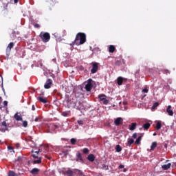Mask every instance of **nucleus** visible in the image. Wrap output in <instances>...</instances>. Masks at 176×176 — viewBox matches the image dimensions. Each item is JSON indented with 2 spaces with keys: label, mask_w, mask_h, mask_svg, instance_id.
<instances>
[{
  "label": "nucleus",
  "mask_w": 176,
  "mask_h": 176,
  "mask_svg": "<svg viewBox=\"0 0 176 176\" xmlns=\"http://www.w3.org/2000/svg\"><path fill=\"white\" fill-rule=\"evenodd\" d=\"M75 40L77 46L82 45L85 44L87 41L86 34L82 32H79L76 34Z\"/></svg>",
  "instance_id": "1"
},
{
  "label": "nucleus",
  "mask_w": 176,
  "mask_h": 176,
  "mask_svg": "<svg viewBox=\"0 0 176 176\" xmlns=\"http://www.w3.org/2000/svg\"><path fill=\"white\" fill-rule=\"evenodd\" d=\"M39 37L44 43H48L51 39V36L49 32H41Z\"/></svg>",
  "instance_id": "2"
},
{
  "label": "nucleus",
  "mask_w": 176,
  "mask_h": 176,
  "mask_svg": "<svg viewBox=\"0 0 176 176\" xmlns=\"http://www.w3.org/2000/svg\"><path fill=\"white\" fill-rule=\"evenodd\" d=\"M74 106H76V109H78L79 111L84 109V106L81 101H76V104H75V102L72 103L70 101L68 102V107L69 108L73 107Z\"/></svg>",
  "instance_id": "3"
},
{
  "label": "nucleus",
  "mask_w": 176,
  "mask_h": 176,
  "mask_svg": "<svg viewBox=\"0 0 176 176\" xmlns=\"http://www.w3.org/2000/svg\"><path fill=\"white\" fill-rule=\"evenodd\" d=\"M32 156L33 157L34 159H35L33 161V164H40L42 162V157H38V155L33 153L32 155ZM37 159V160H36Z\"/></svg>",
  "instance_id": "4"
},
{
  "label": "nucleus",
  "mask_w": 176,
  "mask_h": 176,
  "mask_svg": "<svg viewBox=\"0 0 176 176\" xmlns=\"http://www.w3.org/2000/svg\"><path fill=\"white\" fill-rule=\"evenodd\" d=\"M93 88L92 79H89L87 80V84L85 86V89L87 91H91Z\"/></svg>",
  "instance_id": "5"
},
{
  "label": "nucleus",
  "mask_w": 176,
  "mask_h": 176,
  "mask_svg": "<svg viewBox=\"0 0 176 176\" xmlns=\"http://www.w3.org/2000/svg\"><path fill=\"white\" fill-rule=\"evenodd\" d=\"M14 46V44L12 42L8 44V46L7 47V49H6L7 56H9L10 55L11 49L13 48Z\"/></svg>",
  "instance_id": "6"
},
{
  "label": "nucleus",
  "mask_w": 176,
  "mask_h": 176,
  "mask_svg": "<svg viewBox=\"0 0 176 176\" xmlns=\"http://www.w3.org/2000/svg\"><path fill=\"white\" fill-rule=\"evenodd\" d=\"M98 65L99 64L98 63H93V67L91 69V74H94L98 71Z\"/></svg>",
  "instance_id": "7"
},
{
  "label": "nucleus",
  "mask_w": 176,
  "mask_h": 176,
  "mask_svg": "<svg viewBox=\"0 0 176 176\" xmlns=\"http://www.w3.org/2000/svg\"><path fill=\"white\" fill-rule=\"evenodd\" d=\"M52 85V79L49 78L47 80V81L45 84L44 88L46 89H49L51 88Z\"/></svg>",
  "instance_id": "8"
},
{
  "label": "nucleus",
  "mask_w": 176,
  "mask_h": 176,
  "mask_svg": "<svg viewBox=\"0 0 176 176\" xmlns=\"http://www.w3.org/2000/svg\"><path fill=\"white\" fill-rule=\"evenodd\" d=\"M123 123V119L120 117L117 118L115 120H114V124H116V126H120V124H122Z\"/></svg>",
  "instance_id": "9"
},
{
  "label": "nucleus",
  "mask_w": 176,
  "mask_h": 176,
  "mask_svg": "<svg viewBox=\"0 0 176 176\" xmlns=\"http://www.w3.org/2000/svg\"><path fill=\"white\" fill-rule=\"evenodd\" d=\"M76 157H77L76 162L84 164V160L82 157V154L80 152L77 153Z\"/></svg>",
  "instance_id": "10"
},
{
  "label": "nucleus",
  "mask_w": 176,
  "mask_h": 176,
  "mask_svg": "<svg viewBox=\"0 0 176 176\" xmlns=\"http://www.w3.org/2000/svg\"><path fill=\"white\" fill-rule=\"evenodd\" d=\"M171 109H172L171 105H168L166 108V113L169 116H173L174 115V112Z\"/></svg>",
  "instance_id": "11"
},
{
  "label": "nucleus",
  "mask_w": 176,
  "mask_h": 176,
  "mask_svg": "<svg viewBox=\"0 0 176 176\" xmlns=\"http://www.w3.org/2000/svg\"><path fill=\"white\" fill-rule=\"evenodd\" d=\"M123 80H124L123 77L119 76L118 78H117V85H118V86L122 85Z\"/></svg>",
  "instance_id": "12"
},
{
  "label": "nucleus",
  "mask_w": 176,
  "mask_h": 176,
  "mask_svg": "<svg viewBox=\"0 0 176 176\" xmlns=\"http://www.w3.org/2000/svg\"><path fill=\"white\" fill-rule=\"evenodd\" d=\"M37 100L40 102H42L43 104H46L47 102V98H45L43 97H41V96H38L37 98Z\"/></svg>",
  "instance_id": "13"
},
{
  "label": "nucleus",
  "mask_w": 176,
  "mask_h": 176,
  "mask_svg": "<svg viewBox=\"0 0 176 176\" xmlns=\"http://www.w3.org/2000/svg\"><path fill=\"white\" fill-rule=\"evenodd\" d=\"M171 167V163L162 165V168L164 170H168Z\"/></svg>",
  "instance_id": "14"
},
{
  "label": "nucleus",
  "mask_w": 176,
  "mask_h": 176,
  "mask_svg": "<svg viewBox=\"0 0 176 176\" xmlns=\"http://www.w3.org/2000/svg\"><path fill=\"white\" fill-rule=\"evenodd\" d=\"M39 172H40V170H39V168H32V170H31V173H32V175H38Z\"/></svg>",
  "instance_id": "15"
},
{
  "label": "nucleus",
  "mask_w": 176,
  "mask_h": 176,
  "mask_svg": "<svg viewBox=\"0 0 176 176\" xmlns=\"http://www.w3.org/2000/svg\"><path fill=\"white\" fill-rule=\"evenodd\" d=\"M1 126H3V128H0L1 131H5L6 130H7V123L6 121H3L1 122Z\"/></svg>",
  "instance_id": "16"
},
{
  "label": "nucleus",
  "mask_w": 176,
  "mask_h": 176,
  "mask_svg": "<svg viewBox=\"0 0 176 176\" xmlns=\"http://www.w3.org/2000/svg\"><path fill=\"white\" fill-rule=\"evenodd\" d=\"M87 160L91 162H94L95 161V155L94 154L89 155Z\"/></svg>",
  "instance_id": "17"
},
{
  "label": "nucleus",
  "mask_w": 176,
  "mask_h": 176,
  "mask_svg": "<svg viewBox=\"0 0 176 176\" xmlns=\"http://www.w3.org/2000/svg\"><path fill=\"white\" fill-rule=\"evenodd\" d=\"M116 47H115V45H111L109 47V53H114V52L116 51Z\"/></svg>",
  "instance_id": "18"
},
{
  "label": "nucleus",
  "mask_w": 176,
  "mask_h": 176,
  "mask_svg": "<svg viewBox=\"0 0 176 176\" xmlns=\"http://www.w3.org/2000/svg\"><path fill=\"white\" fill-rule=\"evenodd\" d=\"M137 126V123L136 122H132L131 123V126H129V130L130 131H134L135 130Z\"/></svg>",
  "instance_id": "19"
},
{
  "label": "nucleus",
  "mask_w": 176,
  "mask_h": 176,
  "mask_svg": "<svg viewBox=\"0 0 176 176\" xmlns=\"http://www.w3.org/2000/svg\"><path fill=\"white\" fill-rule=\"evenodd\" d=\"M14 118H15V120H16V121H22V120H23V118L21 117V115H19V113H15V115H14Z\"/></svg>",
  "instance_id": "20"
},
{
  "label": "nucleus",
  "mask_w": 176,
  "mask_h": 176,
  "mask_svg": "<svg viewBox=\"0 0 176 176\" xmlns=\"http://www.w3.org/2000/svg\"><path fill=\"white\" fill-rule=\"evenodd\" d=\"M98 98L100 99V102H102L103 100H104V99L107 98V96L105 94H100L98 95Z\"/></svg>",
  "instance_id": "21"
},
{
  "label": "nucleus",
  "mask_w": 176,
  "mask_h": 176,
  "mask_svg": "<svg viewBox=\"0 0 176 176\" xmlns=\"http://www.w3.org/2000/svg\"><path fill=\"white\" fill-rule=\"evenodd\" d=\"M150 127H151V124L149 122L143 124V129H144V130H148Z\"/></svg>",
  "instance_id": "22"
},
{
  "label": "nucleus",
  "mask_w": 176,
  "mask_h": 176,
  "mask_svg": "<svg viewBox=\"0 0 176 176\" xmlns=\"http://www.w3.org/2000/svg\"><path fill=\"white\" fill-rule=\"evenodd\" d=\"M157 146V142H153V143H151V151H153Z\"/></svg>",
  "instance_id": "23"
},
{
  "label": "nucleus",
  "mask_w": 176,
  "mask_h": 176,
  "mask_svg": "<svg viewBox=\"0 0 176 176\" xmlns=\"http://www.w3.org/2000/svg\"><path fill=\"white\" fill-rule=\"evenodd\" d=\"M161 128H162V123H161V122L160 121H158L157 122V124L155 125V129H157V130H160L161 129Z\"/></svg>",
  "instance_id": "24"
},
{
  "label": "nucleus",
  "mask_w": 176,
  "mask_h": 176,
  "mask_svg": "<svg viewBox=\"0 0 176 176\" xmlns=\"http://www.w3.org/2000/svg\"><path fill=\"white\" fill-rule=\"evenodd\" d=\"M121 151H122V147L120 146V144H117V146H116V152L120 153Z\"/></svg>",
  "instance_id": "25"
},
{
  "label": "nucleus",
  "mask_w": 176,
  "mask_h": 176,
  "mask_svg": "<svg viewBox=\"0 0 176 176\" xmlns=\"http://www.w3.org/2000/svg\"><path fill=\"white\" fill-rule=\"evenodd\" d=\"M134 143V140L133 138H131L128 140V146H131Z\"/></svg>",
  "instance_id": "26"
},
{
  "label": "nucleus",
  "mask_w": 176,
  "mask_h": 176,
  "mask_svg": "<svg viewBox=\"0 0 176 176\" xmlns=\"http://www.w3.org/2000/svg\"><path fill=\"white\" fill-rule=\"evenodd\" d=\"M66 174H67V176H73L74 172H73L72 170H67L66 171Z\"/></svg>",
  "instance_id": "27"
},
{
  "label": "nucleus",
  "mask_w": 176,
  "mask_h": 176,
  "mask_svg": "<svg viewBox=\"0 0 176 176\" xmlns=\"http://www.w3.org/2000/svg\"><path fill=\"white\" fill-rule=\"evenodd\" d=\"M142 136L138 137V139H136V141H135V144H140L141 142Z\"/></svg>",
  "instance_id": "28"
},
{
  "label": "nucleus",
  "mask_w": 176,
  "mask_h": 176,
  "mask_svg": "<svg viewBox=\"0 0 176 176\" xmlns=\"http://www.w3.org/2000/svg\"><path fill=\"white\" fill-rule=\"evenodd\" d=\"M47 2L51 6H54V5L56 3V1H53L52 0H48Z\"/></svg>",
  "instance_id": "29"
},
{
  "label": "nucleus",
  "mask_w": 176,
  "mask_h": 176,
  "mask_svg": "<svg viewBox=\"0 0 176 176\" xmlns=\"http://www.w3.org/2000/svg\"><path fill=\"white\" fill-rule=\"evenodd\" d=\"M8 176H17V174L14 171L10 170L8 173Z\"/></svg>",
  "instance_id": "30"
},
{
  "label": "nucleus",
  "mask_w": 176,
  "mask_h": 176,
  "mask_svg": "<svg viewBox=\"0 0 176 176\" xmlns=\"http://www.w3.org/2000/svg\"><path fill=\"white\" fill-rule=\"evenodd\" d=\"M76 170L78 171V174L80 175V176H85V175L83 173V172L80 170V169H76Z\"/></svg>",
  "instance_id": "31"
},
{
  "label": "nucleus",
  "mask_w": 176,
  "mask_h": 176,
  "mask_svg": "<svg viewBox=\"0 0 176 176\" xmlns=\"http://www.w3.org/2000/svg\"><path fill=\"white\" fill-rule=\"evenodd\" d=\"M70 142H71V144H72V145H75L76 143V138H72V139L70 140Z\"/></svg>",
  "instance_id": "32"
},
{
  "label": "nucleus",
  "mask_w": 176,
  "mask_h": 176,
  "mask_svg": "<svg viewBox=\"0 0 176 176\" xmlns=\"http://www.w3.org/2000/svg\"><path fill=\"white\" fill-rule=\"evenodd\" d=\"M163 74L168 75L170 74V72L168 69H163Z\"/></svg>",
  "instance_id": "33"
},
{
  "label": "nucleus",
  "mask_w": 176,
  "mask_h": 176,
  "mask_svg": "<svg viewBox=\"0 0 176 176\" xmlns=\"http://www.w3.org/2000/svg\"><path fill=\"white\" fill-rule=\"evenodd\" d=\"M28 121L27 120H23V126L24 128H26L28 126Z\"/></svg>",
  "instance_id": "34"
},
{
  "label": "nucleus",
  "mask_w": 176,
  "mask_h": 176,
  "mask_svg": "<svg viewBox=\"0 0 176 176\" xmlns=\"http://www.w3.org/2000/svg\"><path fill=\"white\" fill-rule=\"evenodd\" d=\"M41 153V149H38V151H34V150L32 151V153L39 155V153Z\"/></svg>",
  "instance_id": "35"
},
{
  "label": "nucleus",
  "mask_w": 176,
  "mask_h": 176,
  "mask_svg": "<svg viewBox=\"0 0 176 176\" xmlns=\"http://www.w3.org/2000/svg\"><path fill=\"white\" fill-rule=\"evenodd\" d=\"M102 168L103 170H109V166H108V165H106V164H102Z\"/></svg>",
  "instance_id": "36"
},
{
  "label": "nucleus",
  "mask_w": 176,
  "mask_h": 176,
  "mask_svg": "<svg viewBox=\"0 0 176 176\" xmlns=\"http://www.w3.org/2000/svg\"><path fill=\"white\" fill-rule=\"evenodd\" d=\"M102 102L104 105H107L109 102V100L106 98V99L103 100Z\"/></svg>",
  "instance_id": "37"
},
{
  "label": "nucleus",
  "mask_w": 176,
  "mask_h": 176,
  "mask_svg": "<svg viewBox=\"0 0 176 176\" xmlns=\"http://www.w3.org/2000/svg\"><path fill=\"white\" fill-rule=\"evenodd\" d=\"M89 152V149H88L87 148H85L83 149V153H84V154H88Z\"/></svg>",
  "instance_id": "38"
},
{
  "label": "nucleus",
  "mask_w": 176,
  "mask_h": 176,
  "mask_svg": "<svg viewBox=\"0 0 176 176\" xmlns=\"http://www.w3.org/2000/svg\"><path fill=\"white\" fill-rule=\"evenodd\" d=\"M159 106V102H155L154 104H153V109H155Z\"/></svg>",
  "instance_id": "39"
},
{
  "label": "nucleus",
  "mask_w": 176,
  "mask_h": 176,
  "mask_svg": "<svg viewBox=\"0 0 176 176\" xmlns=\"http://www.w3.org/2000/svg\"><path fill=\"white\" fill-rule=\"evenodd\" d=\"M62 116L64 117H67L68 113L66 111H63V112H62Z\"/></svg>",
  "instance_id": "40"
},
{
  "label": "nucleus",
  "mask_w": 176,
  "mask_h": 176,
  "mask_svg": "<svg viewBox=\"0 0 176 176\" xmlns=\"http://www.w3.org/2000/svg\"><path fill=\"white\" fill-rule=\"evenodd\" d=\"M78 124L80 125H83L84 124V121L80 120H78Z\"/></svg>",
  "instance_id": "41"
},
{
  "label": "nucleus",
  "mask_w": 176,
  "mask_h": 176,
  "mask_svg": "<svg viewBox=\"0 0 176 176\" xmlns=\"http://www.w3.org/2000/svg\"><path fill=\"white\" fill-rule=\"evenodd\" d=\"M76 45V39L74 40V41H73L72 43H70V46L73 47L74 45Z\"/></svg>",
  "instance_id": "42"
},
{
  "label": "nucleus",
  "mask_w": 176,
  "mask_h": 176,
  "mask_svg": "<svg viewBox=\"0 0 176 176\" xmlns=\"http://www.w3.org/2000/svg\"><path fill=\"white\" fill-rule=\"evenodd\" d=\"M148 89H146V88L143 89V93L148 94Z\"/></svg>",
  "instance_id": "43"
},
{
  "label": "nucleus",
  "mask_w": 176,
  "mask_h": 176,
  "mask_svg": "<svg viewBox=\"0 0 176 176\" xmlns=\"http://www.w3.org/2000/svg\"><path fill=\"white\" fill-rule=\"evenodd\" d=\"M120 64H121V62H120V60H117V61H116V65H117V66H120Z\"/></svg>",
  "instance_id": "44"
},
{
  "label": "nucleus",
  "mask_w": 176,
  "mask_h": 176,
  "mask_svg": "<svg viewBox=\"0 0 176 176\" xmlns=\"http://www.w3.org/2000/svg\"><path fill=\"white\" fill-rule=\"evenodd\" d=\"M124 168V165L123 164H120V166H118V169H122Z\"/></svg>",
  "instance_id": "45"
},
{
  "label": "nucleus",
  "mask_w": 176,
  "mask_h": 176,
  "mask_svg": "<svg viewBox=\"0 0 176 176\" xmlns=\"http://www.w3.org/2000/svg\"><path fill=\"white\" fill-rule=\"evenodd\" d=\"M34 28L38 29V28H40V25L38 23H36V24H34Z\"/></svg>",
  "instance_id": "46"
},
{
  "label": "nucleus",
  "mask_w": 176,
  "mask_h": 176,
  "mask_svg": "<svg viewBox=\"0 0 176 176\" xmlns=\"http://www.w3.org/2000/svg\"><path fill=\"white\" fill-rule=\"evenodd\" d=\"M132 137H133V139H136L138 137L137 133H133V135H132Z\"/></svg>",
  "instance_id": "47"
},
{
  "label": "nucleus",
  "mask_w": 176,
  "mask_h": 176,
  "mask_svg": "<svg viewBox=\"0 0 176 176\" xmlns=\"http://www.w3.org/2000/svg\"><path fill=\"white\" fill-rule=\"evenodd\" d=\"M63 154H64L65 156L68 155V154H69L68 151H63Z\"/></svg>",
  "instance_id": "48"
},
{
  "label": "nucleus",
  "mask_w": 176,
  "mask_h": 176,
  "mask_svg": "<svg viewBox=\"0 0 176 176\" xmlns=\"http://www.w3.org/2000/svg\"><path fill=\"white\" fill-rule=\"evenodd\" d=\"M79 70H80V71H84V70H85L84 67H83V66H80V67H79Z\"/></svg>",
  "instance_id": "49"
},
{
  "label": "nucleus",
  "mask_w": 176,
  "mask_h": 176,
  "mask_svg": "<svg viewBox=\"0 0 176 176\" xmlns=\"http://www.w3.org/2000/svg\"><path fill=\"white\" fill-rule=\"evenodd\" d=\"M8 150H10V151L14 149V148H13L12 146H8Z\"/></svg>",
  "instance_id": "50"
},
{
  "label": "nucleus",
  "mask_w": 176,
  "mask_h": 176,
  "mask_svg": "<svg viewBox=\"0 0 176 176\" xmlns=\"http://www.w3.org/2000/svg\"><path fill=\"white\" fill-rule=\"evenodd\" d=\"M32 111H35L36 110L34 104L32 105Z\"/></svg>",
  "instance_id": "51"
},
{
  "label": "nucleus",
  "mask_w": 176,
  "mask_h": 176,
  "mask_svg": "<svg viewBox=\"0 0 176 176\" xmlns=\"http://www.w3.org/2000/svg\"><path fill=\"white\" fill-rule=\"evenodd\" d=\"M94 51H100V48L97 47V48H94Z\"/></svg>",
  "instance_id": "52"
},
{
  "label": "nucleus",
  "mask_w": 176,
  "mask_h": 176,
  "mask_svg": "<svg viewBox=\"0 0 176 176\" xmlns=\"http://www.w3.org/2000/svg\"><path fill=\"white\" fill-rule=\"evenodd\" d=\"M4 106H7L8 105V101L5 100L3 102Z\"/></svg>",
  "instance_id": "53"
},
{
  "label": "nucleus",
  "mask_w": 176,
  "mask_h": 176,
  "mask_svg": "<svg viewBox=\"0 0 176 176\" xmlns=\"http://www.w3.org/2000/svg\"><path fill=\"white\" fill-rule=\"evenodd\" d=\"M34 121H35L36 122H37L38 121V118H36L35 120H34Z\"/></svg>",
  "instance_id": "54"
},
{
  "label": "nucleus",
  "mask_w": 176,
  "mask_h": 176,
  "mask_svg": "<svg viewBox=\"0 0 176 176\" xmlns=\"http://www.w3.org/2000/svg\"><path fill=\"white\" fill-rule=\"evenodd\" d=\"M167 147H168V144H164V148H167Z\"/></svg>",
  "instance_id": "55"
},
{
  "label": "nucleus",
  "mask_w": 176,
  "mask_h": 176,
  "mask_svg": "<svg viewBox=\"0 0 176 176\" xmlns=\"http://www.w3.org/2000/svg\"><path fill=\"white\" fill-rule=\"evenodd\" d=\"M124 173H126L127 172V168H124V170H123Z\"/></svg>",
  "instance_id": "56"
},
{
  "label": "nucleus",
  "mask_w": 176,
  "mask_h": 176,
  "mask_svg": "<svg viewBox=\"0 0 176 176\" xmlns=\"http://www.w3.org/2000/svg\"><path fill=\"white\" fill-rule=\"evenodd\" d=\"M14 3H17V2H19V0H14Z\"/></svg>",
  "instance_id": "57"
},
{
  "label": "nucleus",
  "mask_w": 176,
  "mask_h": 176,
  "mask_svg": "<svg viewBox=\"0 0 176 176\" xmlns=\"http://www.w3.org/2000/svg\"><path fill=\"white\" fill-rule=\"evenodd\" d=\"M127 104V102L126 101H124V105H126Z\"/></svg>",
  "instance_id": "58"
},
{
  "label": "nucleus",
  "mask_w": 176,
  "mask_h": 176,
  "mask_svg": "<svg viewBox=\"0 0 176 176\" xmlns=\"http://www.w3.org/2000/svg\"><path fill=\"white\" fill-rule=\"evenodd\" d=\"M46 148H49V145L48 144L46 145Z\"/></svg>",
  "instance_id": "59"
},
{
  "label": "nucleus",
  "mask_w": 176,
  "mask_h": 176,
  "mask_svg": "<svg viewBox=\"0 0 176 176\" xmlns=\"http://www.w3.org/2000/svg\"><path fill=\"white\" fill-rule=\"evenodd\" d=\"M1 100H2L1 97H0V101H1Z\"/></svg>",
  "instance_id": "60"
},
{
  "label": "nucleus",
  "mask_w": 176,
  "mask_h": 176,
  "mask_svg": "<svg viewBox=\"0 0 176 176\" xmlns=\"http://www.w3.org/2000/svg\"><path fill=\"white\" fill-rule=\"evenodd\" d=\"M154 135H156V133H154Z\"/></svg>",
  "instance_id": "61"
}]
</instances>
